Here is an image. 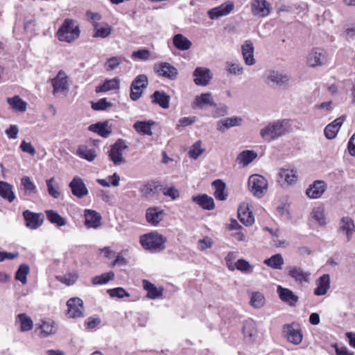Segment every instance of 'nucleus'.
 <instances>
[{
    "label": "nucleus",
    "mask_w": 355,
    "mask_h": 355,
    "mask_svg": "<svg viewBox=\"0 0 355 355\" xmlns=\"http://www.w3.org/2000/svg\"><path fill=\"white\" fill-rule=\"evenodd\" d=\"M313 218L319 223L320 225H326V218L323 209L315 208L312 211Z\"/></svg>",
    "instance_id": "052dcab7"
},
{
    "label": "nucleus",
    "mask_w": 355,
    "mask_h": 355,
    "mask_svg": "<svg viewBox=\"0 0 355 355\" xmlns=\"http://www.w3.org/2000/svg\"><path fill=\"white\" fill-rule=\"evenodd\" d=\"M266 300L263 293L260 292H253L250 297V304L254 309H260L265 304Z\"/></svg>",
    "instance_id": "09e8293b"
},
{
    "label": "nucleus",
    "mask_w": 355,
    "mask_h": 355,
    "mask_svg": "<svg viewBox=\"0 0 355 355\" xmlns=\"http://www.w3.org/2000/svg\"><path fill=\"white\" fill-rule=\"evenodd\" d=\"M120 87V80L117 78H114L112 79L105 80L103 85L96 87V92L97 93L99 92H105L110 90H114L119 89Z\"/></svg>",
    "instance_id": "58836bf2"
},
{
    "label": "nucleus",
    "mask_w": 355,
    "mask_h": 355,
    "mask_svg": "<svg viewBox=\"0 0 355 355\" xmlns=\"http://www.w3.org/2000/svg\"><path fill=\"white\" fill-rule=\"evenodd\" d=\"M57 36L60 41L70 43L79 37L80 29L73 19H66L58 29Z\"/></svg>",
    "instance_id": "f03ea898"
},
{
    "label": "nucleus",
    "mask_w": 355,
    "mask_h": 355,
    "mask_svg": "<svg viewBox=\"0 0 355 355\" xmlns=\"http://www.w3.org/2000/svg\"><path fill=\"white\" fill-rule=\"evenodd\" d=\"M291 125V120L286 119L269 123L260 130V136L265 141L270 142L288 132Z\"/></svg>",
    "instance_id": "f257e3e1"
},
{
    "label": "nucleus",
    "mask_w": 355,
    "mask_h": 355,
    "mask_svg": "<svg viewBox=\"0 0 355 355\" xmlns=\"http://www.w3.org/2000/svg\"><path fill=\"white\" fill-rule=\"evenodd\" d=\"M85 218V225L87 227L97 228L101 225V216L96 211L86 209Z\"/></svg>",
    "instance_id": "c85d7f7f"
},
{
    "label": "nucleus",
    "mask_w": 355,
    "mask_h": 355,
    "mask_svg": "<svg viewBox=\"0 0 355 355\" xmlns=\"http://www.w3.org/2000/svg\"><path fill=\"white\" fill-rule=\"evenodd\" d=\"M78 155L89 162L93 161L96 157V152L94 148H89L85 145L78 146L77 150Z\"/></svg>",
    "instance_id": "ea45409f"
},
{
    "label": "nucleus",
    "mask_w": 355,
    "mask_h": 355,
    "mask_svg": "<svg viewBox=\"0 0 355 355\" xmlns=\"http://www.w3.org/2000/svg\"><path fill=\"white\" fill-rule=\"evenodd\" d=\"M29 272V266L26 263L21 264L15 273V279L21 282L22 284H26L27 283V275Z\"/></svg>",
    "instance_id": "de8ad7c7"
},
{
    "label": "nucleus",
    "mask_w": 355,
    "mask_h": 355,
    "mask_svg": "<svg viewBox=\"0 0 355 355\" xmlns=\"http://www.w3.org/2000/svg\"><path fill=\"white\" fill-rule=\"evenodd\" d=\"M283 332L287 340L294 345H299L302 340V334L300 329H294L291 324H284Z\"/></svg>",
    "instance_id": "412c9836"
},
{
    "label": "nucleus",
    "mask_w": 355,
    "mask_h": 355,
    "mask_svg": "<svg viewBox=\"0 0 355 355\" xmlns=\"http://www.w3.org/2000/svg\"><path fill=\"white\" fill-rule=\"evenodd\" d=\"M345 121L344 116H340L335 119L332 123L328 124L324 130V135L328 139H334L340 127L342 126L343 122Z\"/></svg>",
    "instance_id": "a878e982"
},
{
    "label": "nucleus",
    "mask_w": 355,
    "mask_h": 355,
    "mask_svg": "<svg viewBox=\"0 0 355 355\" xmlns=\"http://www.w3.org/2000/svg\"><path fill=\"white\" fill-rule=\"evenodd\" d=\"M122 62V60L120 57L113 56L107 60L105 64V69L107 71H112L117 68L121 63Z\"/></svg>",
    "instance_id": "6e6d98bb"
},
{
    "label": "nucleus",
    "mask_w": 355,
    "mask_h": 355,
    "mask_svg": "<svg viewBox=\"0 0 355 355\" xmlns=\"http://www.w3.org/2000/svg\"><path fill=\"white\" fill-rule=\"evenodd\" d=\"M201 141L198 140L192 145L189 152V155L191 157L196 159L201 154L203 153L205 150L201 148Z\"/></svg>",
    "instance_id": "4d7b16f0"
},
{
    "label": "nucleus",
    "mask_w": 355,
    "mask_h": 355,
    "mask_svg": "<svg viewBox=\"0 0 355 355\" xmlns=\"http://www.w3.org/2000/svg\"><path fill=\"white\" fill-rule=\"evenodd\" d=\"M46 182L49 194L54 198H58L60 193L58 191V185L55 182V178L47 180Z\"/></svg>",
    "instance_id": "864d4df0"
},
{
    "label": "nucleus",
    "mask_w": 355,
    "mask_h": 355,
    "mask_svg": "<svg viewBox=\"0 0 355 355\" xmlns=\"http://www.w3.org/2000/svg\"><path fill=\"white\" fill-rule=\"evenodd\" d=\"M166 239L158 233L144 234L140 238L141 245L148 250H163L165 248Z\"/></svg>",
    "instance_id": "7ed1b4c3"
},
{
    "label": "nucleus",
    "mask_w": 355,
    "mask_h": 355,
    "mask_svg": "<svg viewBox=\"0 0 355 355\" xmlns=\"http://www.w3.org/2000/svg\"><path fill=\"white\" fill-rule=\"evenodd\" d=\"M114 277V273L112 271L103 273L101 275L96 276L92 278V284L94 285L104 284L112 280Z\"/></svg>",
    "instance_id": "3c124183"
},
{
    "label": "nucleus",
    "mask_w": 355,
    "mask_h": 355,
    "mask_svg": "<svg viewBox=\"0 0 355 355\" xmlns=\"http://www.w3.org/2000/svg\"><path fill=\"white\" fill-rule=\"evenodd\" d=\"M23 216L26 221L27 227L31 230H35L40 227L44 221V216L42 214L34 213L30 210H25L23 212Z\"/></svg>",
    "instance_id": "ddd939ff"
},
{
    "label": "nucleus",
    "mask_w": 355,
    "mask_h": 355,
    "mask_svg": "<svg viewBox=\"0 0 355 355\" xmlns=\"http://www.w3.org/2000/svg\"><path fill=\"white\" fill-rule=\"evenodd\" d=\"M307 64L311 67L322 66L327 62L326 53L323 49L315 48L307 56Z\"/></svg>",
    "instance_id": "9d476101"
},
{
    "label": "nucleus",
    "mask_w": 355,
    "mask_h": 355,
    "mask_svg": "<svg viewBox=\"0 0 355 355\" xmlns=\"http://www.w3.org/2000/svg\"><path fill=\"white\" fill-rule=\"evenodd\" d=\"M47 219L53 224L59 227L66 225V220L62 217L58 212L53 210H46L45 211Z\"/></svg>",
    "instance_id": "49530a36"
},
{
    "label": "nucleus",
    "mask_w": 355,
    "mask_h": 355,
    "mask_svg": "<svg viewBox=\"0 0 355 355\" xmlns=\"http://www.w3.org/2000/svg\"><path fill=\"white\" fill-rule=\"evenodd\" d=\"M128 148L125 141L121 139L116 140L111 146L109 152V157L114 165H120L125 162V159L123 157V152L128 149Z\"/></svg>",
    "instance_id": "423d86ee"
},
{
    "label": "nucleus",
    "mask_w": 355,
    "mask_h": 355,
    "mask_svg": "<svg viewBox=\"0 0 355 355\" xmlns=\"http://www.w3.org/2000/svg\"><path fill=\"white\" fill-rule=\"evenodd\" d=\"M53 324L54 322L53 321L42 322V324L40 325V329L41 334L43 337H47L48 336L55 333Z\"/></svg>",
    "instance_id": "13d9d810"
},
{
    "label": "nucleus",
    "mask_w": 355,
    "mask_h": 355,
    "mask_svg": "<svg viewBox=\"0 0 355 355\" xmlns=\"http://www.w3.org/2000/svg\"><path fill=\"white\" fill-rule=\"evenodd\" d=\"M111 106L112 103L108 102L106 98H101L98 102L92 103V108L94 110H105Z\"/></svg>",
    "instance_id": "338daca9"
},
{
    "label": "nucleus",
    "mask_w": 355,
    "mask_h": 355,
    "mask_svg": "<svg viewBox=\"0 0 355 355\" xmlns=\"http://www.w3.org/2000/svg\"><path fill=\"white\" fill-rule=\"evenodd\" d=\"M154 124V122L150 121H137L133 125V128L135 130L143 135H149L151 136L153 135L151 126Z\"/></svg>",
    "instance_id": "37998d69"
},
{
    "label": "nucleus",
    "mask_w": 355,
    "mask_h": 355,
    "mask_svg": "<svg viewBox=\"0 0 355 355\" xmlns=\"http://www.w3.org/2000/svg\"><path fill=\"white\" fill-rule=\"evenodd\" d=\"M7 101L8 104L14 110L20 112H24L26 110L27 103L19 96L8 98Z\"/></svg>",
    "instance_id": "c03bdc74"
},
{
    "label": "nucleus",
    "mask_w": 355,
    "mask_h": 355,
    "mask_svg": "<svg viewBox=\"0 0 355 355\" xmlns=\"http://www.w3.org/2000/svg\"><path fill=\"white\" fill-rule=\"evenodd\" d=\"M277 293L279 299L291 306H295L299 300L297 296L291 290L278 286Z\"/></svg>",
    "instance_id": "6ab92c4d"
},
{
    "label": "nucleus",
    "mask_w": 355,
    "mask_h": 355,
    "mask_svg": "<svg viewBox=\"0 0 355 355\" xmlns=\"http://www.w3.org/2000/svg\"><path fill=\"white\" fill-rule=\"evenodd\" d=\"M144 288L147 291L146 297L151 300L161 297L163 295L164 289L162 287L157 288L153 284L146 279L142 282Z\"/></svg>",
    "instance_id": "2f4dec72"
},
{
    "label": "nucleus",
    "mask_w": 355,
    "mask_h": 355,
    "mask_svg": "<svg viewBox=\"0 0 355 355\" xmlns=\"http://www.w3.org/2000/svg\"><path fill=\"white\" fill-rule=\"evenodd\" d=\"M288 275L295 282L299 283L308 282L311 273L304 271L302 268L298 266H288L286 268Z\"/></svg>",
    "instance_id": "aec40b11"
},
{
    "label": "nucleus",
    "mask_w": 355,
    "mask_h": 355,
    "mask_svg": "<svg viewBox=\"0 0 355 355\" xmlns=\"http://www.w3.org/2000/svg\"><path fill=\"white\" fill-rule=\"evenodd\" d=\"M241 52L247 65L252 66L255 63L254 57V48L251 40H246L241 46Z\"/></svg>",
    "instance_id": "b1692460"
},
{
    "label": "nucleus",
    "mask_w": 355,
    "mask_h": 355,
    "mask_svg": "<svg viewBox=\"0 0 355 355\" xmlns=\"http://www.w3.org/2000/svg\"><path fill=\"white\" fill-rule=\"evenodd\" d=\"M192 200L204 209L212 210L215 207L213 198L207 194H201L192 197Z\"/></svg>",
    "instance_id": "c756f323"
},
{
    "label": "nucleus",
    "mask_w": 355,
    "mask_h": 355,
    "mask_svg": "<svg viewBox=\"0 0 355 355\" xmlns=\"http://www.w3.org/2000/svg\"><path fill=\"white\" fill-rule=\"evenodd\" d=\"M339 233L344 234L347 241H350L355 232V224L354 220L349 216H343L339 221L338 229Z\"/></svg>",
    "instance_id": "9b49d317"
},
{
    "label": "nucleus",
    "mask_w": 355,
    "mask_h": 355,
    "mask_svg": "<svg viewBox=\"0 0 355 355\" xmlns=\"http://www.w3.org/2000/svg\"><path fill=\"white\" fill-rule=\"evenodd\" d=\"M238 217L240 221L246 226H250L254 223V216L246 203H242L239 207Z\"/></svg>",
    "instance_id": "393cba45"
},
{
    "label": "nucleus",
    "mask_w": 355,
    "mask_h": 355,
    "mask_svg": "<svg viewBox=\"0 0 355 355\" xmlns=\"http://www.w3.org/2000/svg\"><path fill=\"white\" fill-rule=\"evenodd\" d=\"M69 187L73 196L82 198L88 194V189L82 178L74 177L69 183Z\"/></svg>",
    "instance_id": "dca6fc26"
},
{
    "label": "nucleus",
    "mask_w": 355,
    "mask_h": 355,
    "mask_svg": "<svg viewBox=\"0 0 355 355\" xmlns=\"http://www.w3.org/2000/svg\"><path fill=\"white\" fill-rule=\"evenodd\" d=\"M290 78L279 71L271 70L266 76L265 82L271 87H283L288 84Z\"/></svg>",
    "instance_id": "1a4fd4ad"
},
{
    "label": "nucleus",
    "mask_w": 355,
    "mask_h": 355,
    "mask_svg": "<svg viewBox=\"0 0 355 355\" xmlns=\"http://www.w3.org/2000/svg\"><path fill=\"white\" fill-rule=\"evenodd\" d=\"M193 75L195 84L200 86L207 85L213 76L211 71L206 67H197Z\"/></svg>",
    "instance_id": "2eb2a0df"
},
{
    "label": "nucleus",
    "mask_w": 355,
    "mask_h": 355,
    "mask_svg": "<svg viewBox=\"0 0 355 355\" xmlns=\"http://www.w3.org/2000/svg\"><path fill=\"white\" fill-rule=\"evenodd\" d=\"M263 263L275 270H281L284 263L283 257L281 254H276L271 257L264 260Z\"/></svg>",
    "instance_id": "79ce46f5"
},
{
    "label": "nucleus",
    "mask_w": 355,
    "mask_h": 355,
    "mask_svg": "<svg viewBox=\"0 0 355 355\" xmlns=\"http://www.w3.org/2000/svg\"><path fill=\"white\" fill-rule=\"evenodd\" d=\"M159 186V185L153 186L150 183H147L142 187L140 191L142 196L144 197L151 196L155 193L156 190Z\"/></svg>",
    "instance_id": "0e129e2a"
},
{
    "label": "nucleus",
    "mask_w": 355,
    "mask_h": 355,
    "mask_svg": "<svg viewBox=\"0 0 355 355\" xmlns=\"http://www.w3.org/2000/svg\"><path fill=\"white\" fill-rule=\"evenodd\" d=\"M212 187L214 189V196L218 200H225L227 194L225 190L226 185L221 180H216L212 182Z\"/></svg>",
    "instance_id": "c9c22d12"
},
{
    "label": "nucleus",
    "mask_w": 355,
    "mask_h": 355,
    "mask_svg": "<svg viewBox=\"0 0 355 355\" xmlns=\"http://www.w3.org/2000/svg\"><path fill=\"white\" fill-rule=\"evenodd\" d=\"M248 187L255 197L260 198L268 190V181L263 176L254 174L248 179Z\"/></svg>",
    "instance_id": "20e7f679"
},
{
    "label": "nucleus",
    "mask_w": 355,
    "mask_h": 355,
    "mask_svg": "<svg viewBox=\"0 0 355 355\" xmlns=\"http://www.w3.org/2000/svg\"><path fill=\"white\" fill-rule=\"evenodd\" d=\"M89 130L104 138H107L112 133V128L111 126L109 125L108 121L92 124L89 126Z\"/></svg>",
    "instance_id": "7c9ffc66"
},
{
    "label": "nucleus",
    "mask_w": 355,
    "mask_h": 355,
    "mask_svg": "<svg viewBox=\"0 0 355 355\" xmlns=\"http://www.w3.org/2000/svg\"><path fill=\"white\" fill-rule=\"evenodd\" d=\"M234 4L232 1H227L218 7L209 10L207 12L211 19H216L230 14L234 9Z\"/></svg>",
    "instance_id": "f8f14e48"
},
{
    "label": "nucleus",
    "mask_w": 355,
    "mask_h": 355,
    "mask_svg": "<svg viewBox=\"0 0 355 355\" xmlns=\"http://www.w3.org/2000/svg\"><path fill=\"white\" fill-rule=\"evenodd\" d=\"M68 77L63 71H60L56 77L52 79L53 94H64L69 90Z\"/></svg>",
    "instance_id": "4468645a"
},
{
    "label": "nucleus",
    "mask_w": 355,
    "mask_h": 355,
    "mask_svg": "<svg viewBox=\"0 0 355 355\" xmlns=\"http://www.w3.org/2000/svg\"><path fill=\"white\" fill-rule=\"evenodd\" d=\"M279 175L289 184L295 182L297 180V171L293 169L282 168L279 173Z\"/></svg>",
    "instance_id": "8fccbe9b"
},
{
    "label": "nucleus",
    "mask_w": 355,
    "mask_h": 355,
    "mask_svg": "<svg viewBox=\"0 0 355 355\" xmlns=\"http://www.w3.org/2000/svg\"><path fill=\"white\" fill-rule=\"evenodd\" d=\"M151 99L153 103L158 104L164 109L169 107L171 97L164 91H155L152 94Z\"/></svg>",
    "instance_id": "473e14b6"
},
{
    "label": "nucleus",
    "mask_w": 355,
    "mask_h": 355,
    "mask_svg": "<svg viewBox=\"0 0 355 355\" xmlns=\"http://www.w3.org/2000/svg\"><path fill=\"white\" fill-rule=\"evenodd\" d=\"M257 157V153L253 150H243L236 157V162L243 166H248Z\"/></svg>",
    "instance_id": "e433bc0d"
},
{
    "label": "nucleus",
    "mask_w": 355,
    "mask_h": 355,
    "mask_svg": "<svg viewBox=\"0 0 355 355\" xmlns=\"http://www.w3.org/2000/svg\"><path fill=\"white\" fill-rule=\"evenodd\" d=\"M226 69L230 73L234 75H240L243 72V67L239 63L227 62Z\"/></svg>",
    "instance_id": "e2e57ef3"
},
{
    "label": "nucleus",
    "mask_w": 355,
    "mask_h": 355,
    "mask_svg": "<svg viewBox=\"0 0 355 355\" xmlns=\"http://www.w3.org/2000/svg\"><path fill=\"white\" fill-rule=\"evenodd\" d=\"M173 44L179 51H187L192 46L191 42L181 33L176 34L173 37Z\"/></svg>",
    "instance_id": "72a5a7b5"
},
{
    "label": "nucleus",
    "mask_w": 355,
    "mask_h": 355,
    "mask_svg": "<svg viewBox=\"0 0 355 355\" xmlns=\"http://www.w3.org/2000/svg\"><path fill=\"white\" fill-rule=\"evenodd\" d=\"M112 30V27L107 24H103V25L96 24L94 27L93 37L106 38L111 34Z\"/></svg>",
    "instance_id": "a19ab883"
},
{
    "label": "nucleus",
    "mask_w": 355,
    "mask_h": 355,
    "mask_svg": "<svg viewBox=\"0 0 355 355\" xmlns=\"http://www.w3.org/2000/svg\"><path fill=\"white\" fill-rule=\"evenodd\" d=\"M243 333L245 338L249 342L254 341L258 334L255 322L252 320L245 321L243 327Z\"/></svg>",
    "instance_id": "cd10ccee"
},
{
    "label": "nucleus",
    "mask_w": 355,
    "mask_h": 355,
    "mask_svg": "<svg viewBox=\"0 0 355 355\" xmlns=\"http://www.w3.org/2000/svg\"><path fill=\"white\" fill-rule=\"evenodd\" d=\"M317 287L314 289V294L318 296L325 295L330 288V276L324 274L316 280Z\"/></svg>",
    "instance_id": "bb28decb"
},
{
    "label": "nucleus",
    "mask_w": 355,
    "mask_h": 355,
    "mask_svg": "<svg viewBox=\"0 0 355 355\" xmlns=\"http://www.w3.org/2000/svg\"><path fill=\"white\" fill-rule=\"evenodd\" d=\"M242 119L238 116L226 118L217 122V130L223 132L232 127L239 125Z\"/></svg>",
    "instance_id": "f704fd0d"
},
{
    "label": "nucleus",
    "mask_w": 355,
    "mask_h": 355,
    "mask_svg": "<svg viewBox=\"0 0 355 355\" xmlns=\"http://www.w3.org/2000/svg\"><path fill=\"white\" fill-rule=\"evenodd\" d=\"M153 70L159 76L169 80H175L178 76V70L171 64L166 62L155 63L153 66Z\"/></svg>",
    "instance_id": "0eeeda50"
},
{
    "label": "nucleus",
    "mask_w": 355,
    "mask_h": 355,
    "mask_svg": "<svg viewBox=\"0 0 355 355\" xmlns=\"http://www.w3.org/2000/svg\"><path fill=\"white\" fill-rule=\"evenodd\" d=\"M21 185L23 186L25 192L28 195L35 194L37 190L35 184L31 181V178L28 176L21 178Z\"/></svg>",
    "instance_id": "603ef678"
},
{
    "label": "nucleus",
    "mask_w": 355,
    "mask_h": 355,
    "mask_svg": "<svg viewBox=\"0 0 355 355\" xmlns=\"http://www.w3.org/2000/svg\"><path fill=\"white\" fill-rule=\"evenodd\" d=\"M327 184L322 180H315L306 191L307 196L312 199L320 198L327 190Z\"/></svg>",
    "instance_id": "f3484780"
},
{
    "label": "nucleus",
    "mask_w": 355,
    "mask_h": 355,
    "mask_svg": "<svg viewBox=\"0 0 355 355\" xmlns=\"http://www.w3.org/2000/svg\"><path fill=\"white\" fill-rule=\"evenodd\" d=\"M107 293L112 297L122 298L123 297H129L130 294L123 288L118 287L116 288L107 290Z\"/></svg>",
    "instance_id": "69168bd1"
},
{
    "label": "nucleus",
    "mask_w": 355,
    "mask_h": 355,
    "mask_svg": "<svg viewBox=\"0 0 355 355\" xmlns=\"http://www.w3.org/2000/svg\"><path fill=\"white\" fill-rule=\"evenodd\" d=\"M0 196L12 202L15 199L12 186L6 182L0 181Z\"/></svg>",
    "instance_id": "4c0bfd02"
},
{
    "label": "nucleus",
    "mask_w": 355,
    "mask_h": 355,
    "mask_svg": "<svg viewBox=\"0 0 355 355\" xmlns=\"http://www.w3.org/2000/svg\"><path fill=\"white\" fill-rule=\"evenodd\" d=\"M191 106L193 109H202L205 106H216V103L212 94L207 92L196 96Z\"/></svg>",
    "instance_id": "4be33fe9"
},
{
    "label": "nucleus",
    "mask_w": 355,
    "mask_h": 355,
    "mask_svg": "<svg viewBox=\"0 0 355 355\" xmlns=\"http://www.w3.org/2000/svg\"><path fill=\"white\" fill-rule=\"evenodd\" d=\"M17 321L20 324V330L21 331H28L33 328V320L26 313L19 314L17 318Z\"/></svg>",
    "instance_id": "a18cd8bd"
},
{
    "label": "nucleus",
    "mask_w": 355,
    "mask_h": 355,
    "mask_svg": "<svg viewBox=\"0 0 355 355\" xmlns=\"http://www.w3.org/2000/svg\"><path fill=\"white\" fill-rule=\"evenodd\" d=\"M20 149L23 152L27 153L33 156L36 154V150L32 144L31 142H26L24 140L22 141L20 144Z\"/></svg>",
    "instance_id": "774afa93"
},
{
    "label": "nucleus",
    "mask_w": 355,
    "mask_h": 355,
    "mask_svg": "<svg viewBox=\"0 0 355 355\" xmlns=\"http://www.w3.org/2000/svg\"><path fill=\"white\" fill-rule=\"evenodd\" d=\"M148 79L144 74L137 76L130 85V98L136 101L139 99L144 92V89L148 87Z\"/></svg>",
    "instance_id": "39448f33"
},
{
    "label": "nucleus",
    "mask_w": 355,
    "mask_h": 355,
    "mask_svg": "<svg viewBox=\"0 0 355 355\" xmlns=\"http://www.w3.org/2000/svg\"><path fill=\"white\" fill-rule=\"evenodd\" d=\"M164 210L157 207H149L146 211V221L153 226H157L162 220Z\"/></svg>",
    "instance_id": "5701e85b"
},
{
    "label": "nucleus",
    "mask_w": 355,
    "mask_h": 355,
    "mask_svg": "<svg viewBox=\"0 0 355 355\" xmlns=\"http://www.w3.org/2000/svg\"><path fill=\"white\" fill-rule=\"evenodd\" d=\"M235 268L243 272L250 273L252 272V266H250V263L245 259H239L236 262H235Z\"/></svg>",
    "instance_id": "bf43d9fd"
},
{
    "label": "nucleus",
    "mask_w": 355,
    "mask_h": 355,
    "mask_svg": "<svg viewBox=\"0 0 355 355\" xmlns=\"http://www.w3.org/2000/svg\"><path fill=\"white\" fill-rule=\"evenodd\" d=\"M109 179L112 180L111 183L107 182L105 179H97V182L103 187H109L110 185L113 187H118L119 185L120 176L114 173L112 175L109 177Z\"/></svg>",
    "instance_id": "5fc2aeb1"
},
{
    "label": "nucleus",
    "mask_w": 355,
    "mask_h": 355,
    "mask_svg": "<svg viewBox=\"0 0 355 355\" xmlns=\"http://www.w3.org/2000/svg\"><path fill=\"white\" fill-rule=\"evenodd\" d=\"M67 315L70 318H81L84 316L83 301L79 297L70 298L67 302Z\"/></svg>",
    "instance_id": "6e6552de"
},
{
    "label": "nucleus",
    "mask_w": 355,
    "mask_h": 355,
    "mask_svg": "<svg viewBox=\"0 0 355 355\" xmlns=\"http://www.w3.org/2000/svg\"><path fill=\"white\" fill-rule=\"evenodd\" d=\"M251 6L252 14L259 17H266L270 12V5L266 0H252Z\"/></svg>",
    "instance_id": "a211bd4d"
},
{
    "label": "nucleus",
    "mask_w": 355,
    "mask_h": 355,
    "mask_svg": "<svg viewBox=\"0 0 355 355\" xmlns=\"http://www.w3.org/2000/svg\"><path fill=\"white\" fill-rule=\"evenodd\" d=\"M150 56V52L149 50H148L146 49H139L138 51H134L131 55L132 59L139 60H143V61L149 60Z\"/></svg>",
    "instance_id": "680f3d73"
}]
</instances>
